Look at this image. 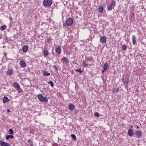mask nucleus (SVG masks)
I'll return each mask as SVG.
<instances>
[{
    "instance_id": "f257e3e1",
    "label": "nucleus",
    "mask_w": 146,
    "mask_h": 146,
    "mask_svg": "<svg viewBox=\"0 0 146 146\" xmlns=\"http://www.w3.org/2000/svg\"><path fill=\"white\" fill-rule=\"evenodd\" d=\"M37 97L39 100L41 102H47L48 101V99L46 97H43L42 95L41 94H38Z\"/></svg>"
},
{
    "instance_id": "f03ea898",
    "label": "nucleus",
    "mask_w": 146,
    "mask_h": 146,
    "mask_svg": "<svg viewBox=\"0 0 146 146\" xmlns=\"http://www.w3.org/2000/svg\"><path fill=\"white\" fill-rule=\"evenodd\" d=\"M52 3V0H44L43 4L45 7H50Z\"/></svg>"
},
{
    "instance_id": "7ed1b4c3",
    "label": "nucleus",
    "mask_w": 146,
    "mask_h": 146,
    "mask_svg": "<svg viewBox=\"0 0 146 146\" xmlns=\"http://www.w3.org/2000/svg\"><path fill=\"white\" fill-rule=\"evenodd\" d=\"M73 22L72 19L71 18H68L66 20V23L67 25L70 26L72 25Z\"/></svg>"
},
{
    "instance_id": "20e7f679",
    "label": "nucleus",
    "mask_w": 146,
    "mask_h": 146,
    "mask_svg": "<svg viewBox=\"0 0 146 146\" xmlns=\"http://www.w3.org/2000/svg\"><path fill=\"white\" fill-rule=\"evenodd\" d=\"M135 134L137 138H140L142 135V132L140 131H137L135 132Z\"/></svg>"
},
{
    "instance_id": "39448f33",
    "label": "nucleus",
    "mask_w": 146,
    "mask_h": 146,
    "mask_svg": "<svg viewBox=\"0 0 146 146\" xmlns=\"http://www.w3.org/2000/svg\"><path fill=\"white\" fill-rule=\"evenodd\" d=\"M127 133L129 136L131 137L134 134V131L132 129H130L127 132Z\"/></svg>"
},
{
    "instance_id": "423d86ee",
    "label": "nucleus",
    "mask_w": 146,
    "mask_h": 146,
    "mask_svg": "<svg viewBox=\"0 0 146 146\" xmlns=\"http://www.w3.org/2000/svg\"><path fill=\"white\" fill-rule=\"evenodd\" d=\"M107 40L106 37L104 36H102L100 39V42L102 43H104Z\"/></svg>"
},
{
    "instance_id": "0eeeda50",
    "label": "nucleus",
    "mask_w": 146,
    "mask_h": 146,
    "mask_svg": "<svg viewBox=\"0 0 146 146\" xmlns=\"http://www.w3.org/2000/svg\"><path fill=\"white\" fill-rule=\"evenodd\" d=\"M68 108L70 110H72L75 109L74 106L72 104H70L68 106Z\"/></svg>"
},
{
    "instance_id": "6e6552de",
    "label": "nucleus",
    "mask_w": 146,
    "mask_h": 146,
    "mask_svg": "<svg viewBox=\"0 0 146 146\" xmlns=\"http://www.w3.org/2000/svg\"><path fill=\"white\" fill-rule=\"evenodd\" d=\"M0 145L1 146H9L10 145L9 143H8L6 142L2 141L1 143H0Z\"/></svg>"
},
{
    "instance_id": "1a4fd4ad",
    "label": "nucleus",
    "mask_w": 146,
    "mask_h": 146,
    "mask_svg": "<svg viewBox=\"0 0 146 146\" xmlns=\"http://www.w3.org/2000/svg\"><path fill=\"white\" fill-rule=\"evenodd\" d=\"M55 50L58 54H60L61 52V49L60 46H59L58 47L56 48Z\"/></svg>"
},
{
    "instance_id": "9d476101",
    "label": "nucleus",
    "mask_w": 146,
    "mask_h": 146,
    "mask_svg": "<svg viewBox=\"0 0 146 146\" xmlns=\"http://www.w3.org/2000/svg\"><path fill=\"white\" fill-rule=\"evenodd\" d=\"M9 100L7 96H5L3 100V102L4 103L9 102Z\"/></svg>"
},
{
    "instance_id": "9b49d317",
    "label": "nucleus",
    "mask_w": 146,
    "mask_h": 146,
    "mask_svg": "<svg viewBox=\"0 0 146 146\" xmlns=\"http://www.w3.org/2000/svg\"><path fill=\"white\" fill-rule=\"evenodd\" d=\"M108 63L106 62H105L104 65V70H106L108 68Z\"/></svg>"
},
{
    "instance_id": "f8f14e48",
    "label": "nucleus",
    "mask_w": 146,
    "mask_h": 146,
    "mask_svg": "<svg viewBox=\"0 0 146 146\" xmlns=\"http://www.w3.org/2000/svg\"><path fill=\"white\" fill-rule=\"evenodd\" d=\"M20 64L22 67H25L26 66L25 63L23 60L20 61Z\"/></svg>"
},
{
    "instance_id": "ddd939ff",
    "label": "nucleus",
    "mask_w": 146,
    "mask_h": 146,
    "mask_svg": "<svg viewBox=\"0 0 146 146\" xmlns=\"http://www.w3.org/2000/svg\"><path fill=\"white\" fill-rule=\"evenodd\" d=\"M13 72V70L11 69L8 70L7 72V74L9 75L11 74Z\"/></svg>"
},
{
    "instance_id": "4468645a",
    "label": "nucleus",
    "mask_w": 146,
    "mask_h": 146,
    "mask_svg": "<svg viewBox=\"0 0 146 146\" xmlns=\"http://www.w3.org/2000/svg\"><path fill=\"white\" fill-rule=\"evenodd\" d=\"M44 56V57L47 56L48 54V50H44L43 51Z\"/></svg>"
},
{
    "instance_id": "2eb2a0df",
    "label": "nucleus",
    "mask_w": 146,
    "mask_h": 146,
    "mask_svg": "<svg viewBox=\"0 0 146 146\" xmlns=\"http://www.w3.org/2000/svg\"><path fill=\"white\" fill-rule=\"evenodd\" d=\"M13 86L16 89L19 88V87H20L19 85L17 82H14L13 84Z\"/></svg>"
},
{
    "instance_id": "dca6fc26",
    "label": "nucleus",
    "mask_w": 146,
    "mask_h": 146,
    "mask_svg": "<svg viewBox=\"0 0 146 146\" xmlns=\"http://www.w3.org/2000/svg\"><path fill=\"white\" fill-rule=\"evenodd\" d=\"M28 48V46H23L22 49L23 51V52H26Z\"/></svg>"
},
{
    "instance_id": "f3484780",
    "label": "nucleus",
    "mask_w": 146,
    "mask_h": 146,
    "mask_svg": "<svg viewBox=\"0 0 146 146\" xmlns=\"http://www.w3.org/2000/svg\"><path fill=\"white\" fill-rule=\"evenodd\" d=\"M62 60L64 61L66 63H68L70 62L68 60L66 57H63L62 58Z\"/></svg>"
},
{
    "instance_id": "a211bd4d",
    "label": "nucleus",
    "mask_w": 146,
    "mask_h": 146,
    "mask_svg": "<svg viewBox=\"0 0 146 146\" xmlns=\"http://www.w3.org/2000/svg\"><path fill=\"white\" fill-rule=\"evenodd\" d=\"M50 74V73L49 72H48L47 71H44L43 73V75L44 76H48Z\"/></svg>"
},
{
    "instance_id": "6ab92c4d",
    "label": "nucleus",
    "mask_w": 146,
    "mask_h": 146,
    "mask_svg": "<svg viewBox=\"0 0 146 146\" xmlns=\"http://www.w3.org/2000/svg\"><path fill=\"white\" fill-rule=\"evenodd\" d=\"M135 38V35H133L132 36V40L133 43L134 44H135L136 42Z\"/></svg>"
},
{
    "instance_id": "aec40b11",
    "label": "nucleus",
    "mask_w": 146,
    "mask_h": 146,
    "mask_svg": "<svg viewBox=\"0 0 146 146\" xmlns=\"http://www.w3.org/2000/svg\"><path fill=\"white\" fill-rule=\"evenodd\" d=\"M52 40V39L51 38L49 37L48 38L46 39V41L47 42L50 44L51 43Z\"/></svg>"
},
{
    "instance_id": "412c9836",
    "label": "nucleus",
    "mask_w": 146,
    "mask_h": 146,
    "mask_svg": "<svg viewBox=\"0 0 146 146\" xmlns=\"http://www.w3.org/2000/svg\"><path fill=\"white\" fill-rule=\"evenodd\" d=\"M83 66L85 67H88V64L86 61H84L82 63Z\"/></svg>"
},
{
    "instance_id": "4be33fe9",
    "label": "nucleus",
    "mask_w": 146,
    "mask_h": 146,
    "mask_svg": "<svg viewBox=\"0 0 146 146\" xmlns=\"http://www.w3.org/2000/svg\"><path fill=\"white\" fill-rule=\"evenodd\" d=\"M6 28H7V27L5 25H4L2 26H1L0 27L1 30H2V31L5 30Z\"/></svg>"
},
{
    "instance_id": "5701e85b",
    "label": "nucleus",
    "mask_w": 146,
    "mask_h": 146,
    "mask_svg": "<svg viewBox=\"0 0 146 146\" xmlns=\"http://www.w3.org/2000/svg\"><path fill=\"white\" fill-rule=\"evenodd\" d=\"M104 9V8L103 7L100 6L99 9L98 11L100 13H102L103 12Z\"/></svg>"
},
{
    "instance_id": "b1692460",
    "label": "nucleus",
    "mask_w": 146,
    "mask_h": 146,
    "mask_svg": "<svg viewBox=\"0 0 146 146\" xmlns=\"http://www.w3.org/2000/svg\"><path fill=\"white\" fill-rule=\"evenodd\" d=\"M71 137L74 140L76 141V137L75 135H74V134H72L71 135Z\"/></svg>"
},
{
    "instance_id": "393cba45",
    "label": "nucleus",
    "mask_w": 146,
    "mask_h": 146,
    "mask_svg": "<svg viewBox=\"0 0 146 146\" xmlns=\"http://www.w3.org/2000/svg\"><path fill=\"white\" fill-rule=\"evenodd\" d=\"M119 91V88H117L116 89H114L113 90V92L114 93L115 92H118Z\"/></svg>"
},
{
    "instance_id": "a878e982",
    "label": "nucleus",
    "mask_w": 146,
    "mask_h": 146,
    "mask_svg": "<svg viewBox=\"0 0 146 146\" xmlns=\"http://www.w3.org/2000/svg\"><path fill=\"white\" fill-rule=\"evenodd\" d=\"M48 84H50L51 85V86L52 87H53L54 86V84L53 82L51 81H50L49 82H48Z\"/></svg>"
},
{
    "instance_id": "bb28decb",
    "label": "nucleus",
    "mask_w": 146,
    "mask_h": 146,
    "mask_svg": "<svg viewBox=\"0 0 146 146\" xmlns=\"http://www.w3.org/2000/svg\"><path fill=\"white\" fill-rule=\"evenodd\" d=\"M76 71L77 72H79L80 73H81L83 72V71L81 70L80 68H79V69H76Z\"/></svg>"
},
{
    "instance_id": "cd10ccee",
    "label": "nucleus",
    "mask_w": 146,
    "mask_h": 146,
    "mask_svg": "<svg viewBox=\"0 0 146 146\" xmlns=\"http://www.w3.org/2000/svg\"><path fill=\"white\" fill-rule=\"evenodd\" d=\"M111 5L113 7H114L115 6V2L114 0H113L112 1Z\"/></svg>"
},
{
    "instance_id": "c85d7f7f",
    "label": "nucleus",
    "mask_w": 146,
    "mask_h": 146,
    "mask_svg": "<svg viewBox=\"0 0 146 146\" xmlns=\"http://www.w3.org/2000/svg\"><path fill=\"white\" fill-rule=\"evenodd\" d=\"M17 89L18 92L19 93H21L23 91L22 89L20 88V87H19V88H17Z\"/></svg>"
},
{
    "instance_id": "c756f323",
    "label": "nucleus",
    "mask_w": 146,
    "mask_h": 146,
    "mask_svg": "<svg viewBox=\"0 0 146 146\" xmlns=\"http://www.w3.org/2000/svg\"><path fill=\"white\" fill-rule=\"evenodd\" d=\"M112 9V6L111 5L109 6L108 7V9L109 11L111 10Z\"/></svg>"
},
{
    "instance_id": "7c9ffc66",
    "label": "nucleus",
    "mask_w": 146,
    "mask_h": 146,
    "mask_svg": "<svg viewBox=\"0 0 146 146\" xmlns=\"http://www.w3.org/2000/svg\"><path fill=\"white\" fill-rule=\"evenodd\" d=\"M94 116L96 117H99L100 114L99 113L97 112H96L94 113Z\"/></svg>"
},
{
    "instance_id": "2f4dec72",
    "label": "nucleus",
    "mask_w": 146,
    "mask_h": 146,
    "mask_svg": "<svg viewBox=\"0 0 146 146\" xmlns=\"http://www.w3.org/2000/svg\"><path fill=\"white\" fill-rule=\"evenodd\" d=\"M9 131L10 132V134H12L13 133V131L12 129H9Z\"/></svg>"
},
{
    "instance_id": "473e14b6",
    "label": "nucleus",
    "mask_w": 146,
    "mask_h": 146,
    "mask_svg": "<svg viewBox=\"0 0 146 146\" xmlns=\"http://www.w3.org/2000/svg\"><path fill=\"white\" fill-rule=\"evenodd\" d=\"M54 68V70L55 71H57L58 70V68L56 66H53Z\"/></svg>"
},
{
    "instance_id": "72a5a7b5",
    "label": "nucleus",
    "mask_w": 146,
    "mask_h": 146,
    "mask_svg": "<svg viewBox=\"0 0 146 146\" xmlns=\"http://www.w3.org/2000/svg\"><path fill=\"white\" fill-rule=\"evenodd\" d=\"M9 138H10L9 135H7L6 136V140L9 139Z\"/></svg>"
},
{
    "instance_id": "f704fd0d",
    "label": "nucleus",
    "mask_w": 146,
    "mask_h": 146,
    "mask_svg": "<svg viewBox=\"0 0 146 146\" xmlns=\"http://www.w3.org/2000/svg\"><path fill=\"white\" fill-rule=\"evenodd\" d=\"M127 46H122V48L123 50H125L127 49Z\"/></svg>"
},
{
    "instance_id": "c9c22d12",
    "label": "nucleus",
    "mask_w": 146,
    "mask_h": 146,
    "mask_svg": "<svg viewBox=\"0 0 146 146\" xmlns=\"http://www.w3.org/2000/svg\"><path fill=\"white\" fill-rule=\"evenodd\" d=\"M9 137H10L11 139H13V136L12 135H9Z\"/></svg>"
},
{
    "instance_id": "e433bc0d",
    "label": "nucleus",
    "mask_w": 146,
    "mask_h": 146,
    "mask_svg": "<svg viewBox=\"0 0 146 146\" xmlns=\"http://www.w3.org/2000/svg\"><path fill=\"white\" fill-rule=\"evenodd\" d=\"M31 142L32 144H30V146H33V145L32 144L33 143V142Z\"/></svg>"
},
{
    "instance_id": "4c0bfd02",
    "label": "nucleus",
    "mask_w": 146,
    "mask_h": 146,
    "mask_svg": "<svg viewBox=\"0 0 146 146\" xmlns=\"http://www.w3.org/2000/svg\"><path fill=\"white\" fill-rule=\"evenodd\" d=\"M86 40V42H87H87H88V41H89V40H88V39H87V40Z\"/></svg>"
},
{
    "instance_id": "58836bf2",
    "label": "nucleus",
    "mask_w": 146,
    "mask_h": 146,
    "mask_svg": "<svg viewBox=\"0 0 146 146\" xmlns=\"http://www.w3.org/2000/svg\"><path fill=\"white\" fill-rule=\"evenodd\" d=\"M105 70H102V73H103V72H104V71H105Z\"/></svg>"
},
{
    "instance_id": "ea45409f",
    "label": "nucleus",
    "mask_w": 146,
    "mask_h": 146,
    "mask_svg": "<svg viewBox=\"0 0 146 146\" xmlns=\"http://www.w3.org/2000/svg\"><path fill=\"white\" fill-rule=\"evenodd\" d=\"M9 111H10V110H9V109H8V110H7V112H9Z\"/></svg>"
},
{
    "instance_id": "a19ab883",
    "label": "nucleus",
    "mask_w": 146,
    "mask_h": 146,
    "mask_svg": "<svg viewBox=\"0 0 146 146\" xmlns=\"http://www.w3.org/2000/svg\"><path fill=\"white\" fill-rule=\"evenodd\" d=\"M137 128H139V127L138 126V125H137Z\"/></svg>"
},
{
    "instance_id": "79ce46f5",
    "label": "nucleus",
    "mask_w": 146,
    "mask_h": 146,
    "mask_svg": "<svg viewBox=\"0 0 146 146\" xmlns=\"http://www.w3.org/2000/svg\"><path fill=\"white\" fill-rule=\"evenodd\" d=\"M2 141L1 140H0V143H1V142H2Z\"/></svg>"
},
{
    "instance_id": "37998d69",
    "label": "nucleus",
    "mask_w": 146,
    "mask_h": 146,
    "mask_svg": "<svg viewBox=\"0 0 146 146\" xmlns=\"http://www.w3.org/2000/svg\"><path fill=\"white\" fill-rule=\"evenodd\" d=\"M122 81H123V78L122 79Z\"/></svg>"
},
{
    "instance_id": "c03bdc74",
    "label": "nucleus",
    "mask_w": 146,
    "mask_h": 146,
    "mask_svg": "<svg viewBox=\"0 0 146 146\" xmlns=\"http://www.w3.org/2000/svg\"><path fill=\"white\" fill-rule=\"evenodd\" d=\"M123 46H126V45L125 44H123Z\"/></svg>"
},
{
    "instance_id": "a18cd8bd",
    "label": "nucleus",
    "mask_w": 146,
    "mask_h": 146,
    "mask_svg": "<svg viewBox=\"0 0 146 146\" xmlns=\"http://www.w3.org/2000/svg\"><path fill=\"white\" fill-rule=\"evenodd\" d=\"M131 128H132V126L131 127Z\"/></svg>"
}]
</instances>
